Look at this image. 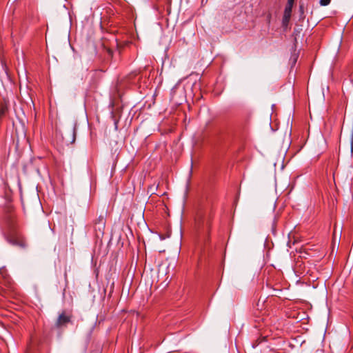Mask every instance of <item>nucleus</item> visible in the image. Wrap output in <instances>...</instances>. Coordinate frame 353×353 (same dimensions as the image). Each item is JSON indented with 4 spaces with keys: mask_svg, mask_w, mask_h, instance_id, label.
<instances>
[{
    "mask_svg": "<svg viewBox=\"0 0 353 353\" xmlns=\"http://www.w3.org/2000/svg\"><path fill=\"white\" fill-rule=\"evenodd\" d=\"M72 317V315L70 313L63 311L59 314L55 323V326L58 328L65 327L71 321Z\"/></svg>",
    "mask_w": 353,
    "mask_h": 353,
    "instance_id": "obj_1",
    "label": "nucleus"
},
{
    "mask_svg": "<svg viewBox=\"0 0 353 353\" xmlns=\"http://www.w3.org/2000/svg\"><path fill=\"white\" fill-rule=\"evenodd\" d=\"M10 243L14 245L19 246L22 248H25L27 246V243L23 237L21 236H12L9 240Z\"/></svg>",
    "mask_w": 353,
    "mask_h": 353,
    "instance_id": "obj_2",
    "label": "nucleus"
},
{
    "mask_svg": "<svg viewBox=\"0 0 353 353\" xmlns=\"http://www.w3.org/2000/svg\"><path fill=\"white\" fill-rule=\"evenodd\" d=\"M65 136L68 137H63V139L67 145L73 143L75 141L76 139V130L75 128L70 129L65 133Z\"/></svg>",
    "mask_w": 353,
    "mask_h": 353,
    "instance_id": "obj_3",
    "label": "nucleus"
},
{
    "mask_svg": "<svg viewBox=\"0 0 353 353\" xmlns=\"http://www.w3.org/2000/svg\"><path fill=\"white\" fill-rule=\"evenodd\" d=\"M94 225L96 230L103 232L105 228V219L103 215H100L97 219L94 221Z\"/></svg>",
    "mask_w": 353,
    "mask_h": 353,
    "instance_id": "obj_4",
    "label": "nucleus"
},
{
    "mask_svg": "<svg viewBox=\"0 0 353 353\" xmlns=\"http://www.w3.org/2000/svg\"><path fill=\"white\" fill-rule=\"evenodd\" d=\"M9 101L6 99L0 103V119L7 116L8 113Z\"/></svg>",
    "mask_w": 353,
    "mask_h": 353,
    "instance_id": "obj_5",
    "label": "nucleus"
},
{
    "mask_svg": "<svg viewBox=\"0 0 353 353\" xmlns=\"http://www.w3.org/2000/svg\"><path fill=\"white\" fill-rule=\"evenodd\" d=\"M294 2V0H288V3H287V5H286V6L285 8V10H284L285 13L291 14Z\"/></svg>",
    "mask_w": 353,
    "mask_h": 353,
    "instance_id": "obj_6",
    "label": "nucleus"
},
{
    "mask_svg": "<svg viewBox=\"0 0 353 353\" xmlns=\"http://www.w3.org/2000/svg\"><path fill=\"white\" fill-rule=\"evenodd\" d=\"M290 17H291V14H288V13H283V26H288L289 21H290Z\"/></svg>",
    "mask_w": 353,
    "mask_h": 353,
    "instance_id": "obj_7",
    "label": "nucleus"
},
{
    "mask_svg": "<svg viewBox=\"0 0 353 353\" xmlns=\"http://www.w3.org/2000/svg\"><path fill=\"white\" fill-rule=\"evenodd\" d=\"M331 0H320V5L323 6H327L330 3Z\"/></svg>",
    "mask_w": 353,
    "mask_h": 353,
    "instance_id": "obj_8",
    "label": "nucleus"
},
{
    "mask_svg": "<svg viewBox=\"0 0 353 353\" xmlns=\"http://www.w3.org/2000/svg\"><path fill=\"white\" fill-rule=\"evenodd\" d=\"M350 143H351V150L352 152L353 151V128L351 131V139H350Z\"/></svg>",
    "mask_w": 353,
    "mask_h": 353,
    "instance_id": "obj_9",
    "label": "nucleus"
},
{
    "mask_svg": "<svg viewBox=\"0 0 353 353\" xmlns=\"http://www.w3.org/2000/svg\"><path fill=\"white\" fill-rule=\"evenodd\" d=\"M64 277H65V282H66V284L68 283V279H67V273L65 272L64 274Z\"/></svg>",
    "mask_w": 353,
    "mask_h": 353,
    "instance_id": "obj_10",
    "label": "nucleus"
}]
</instances>
